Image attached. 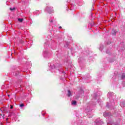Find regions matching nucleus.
<instances>
[{"mask_svg": "<svg viewBox=\"0 0 125 125\" xmlns=\"http://www.w3.org/2000/svg\"><path fill=\"white\" fill-rule=\"evenodd\" d=\"M122 79H125V73H123L122 76Z\"/></svg>", "mask_w": 125, "mask_h": 125, "instance_id": "0eeeda50", "label": "nucleus"}, {"mask_svg": "<svg viewBox=\"0 0 125 125\" xmlns=\"http://www.w3.org/2000/svg\"><path fill=\"white\" fill-rule=\"evenodd\" d=\"M62 73H63V74H65V71H63Z\"/></svg>", "mask_w": 125, "mask_h": 125, "instance_id": "ddd939ff", "label": "nucleus"}, {"mask_svg": "<svg viewBox=\"0 0 125 125\" xmlns=\"http://www.w3.org/2000/svg\"><path fill=\"white\" fill-rule=\"evenodd\" d=\"M67 96H68V97H70V96H72V93L71 92V91H70V90H68Z\"/></svg>", "mask_w": 125, "mask_h": 125, "instance_id": "f257e3e1", "label": "nucleus"}, {"mask_svg": "<svg viewBox=\"0 0 125 125\" xmlns=\"http://www.w3.org/2000/svg\"><path fill=\"white\" fill-rule=\"evenodd\" d=\"M20 107H24V104H20Z\"/></svg>", "mask_w": 125, "mask_h": 125, "instance_id": "9d476101", "label": "nucleus"}, {"mask_svg": "<svg viewBox=\"0 0 125 125\" xmlns=\"http://www.w3.org/2000/svg\"><path fill=\"white\" fill-rule=\"evenodd\" d=\"M18 21L21 23H22V22H23V19H18Z\"/></svg>", "mask_w": 125, "mask_h": 125, "instance_id": "423d86ee", "label": "nucleus"}, {"mask_svg": "<svg viewBox=\"0 0 125 125\" xmlns=\"http://www.w3.org/2000/svg\"><path fill=\"white\" fill-rule=\"evenodd\" d=\"M13 108V105H10V109Z\"/></svg>", "mask_w": 125, "mask_h": 125, "instance_id": "9b49d317", "label": "nucleus"}, {"mask_svg": "<svg viewBox=\"0 0 125 125\" xmlns=\"http://www.w3.org/2000/svg\"><path fill=\"white\" fill-rule=\"evenodd\" d=\"M20 73V72L19 71H17L16 74V76H17L18 75H19Z\"/></svg>", "mask_w": 125, "mask_h": 125, "instance_id": "1a4fd4ad", "label": "nucleus"}, {"mask_svg": "<svg viewBox=\"0 0 125 125\" xmlns=\"http://www.w3.org/2000/svg\"><path fill=\"white\" fill-rule=\"evenodd\" d=\"M10 10H11V11L15 10V8H14V7L13 8H10Z\"/></svg>", "mask_w": 125, "mask_h": 125, "instance_id": "6e6552de", "label": "nucleus"}, {"mask_svg": "<svg viewBox=\"0 0 125 125\" xmlns=\"http://www.w3.org/2000/svg\"><path fill=\"white\" fill-rule=\"evenodd\" d=\"M120 106H121V107H125V103H121Z\"/></svg>", "mask_w": 125, "mask_h": 125, "instance_id": "20e7f679", "label": "nucleus"}, {"mask_svg": "<svg viewBox=\"0 0 125 125\" xmlns=\"http://www.w3.org/2000/svg\"><path fill=\"white\" fill-rule=\"evenodd\" d=\"M112 35H114V36H116L117 34V32L116 31V30L113 29L112 31Z\"/></svg>", "mask_w": 125, "mask_h": 125, "instance_id": "f03ea898", "label": "nucleus"}, {"mask_svg": "<svg viewBox=\"0 0 125 125\" xmlns=\"http://www.w3.org/2000/svg\"><path fill=\"white\" fill-rule=\"evenodd\" d=\"M62 28V27H61V26L59 27V29H61Z\"/></svg>", "mask_w": 125, "mask_h": 125, "instance_id": "f8f14e48", "label": "nucleus"}, {"mask_svg": "<svg viewBox=\"0 0 125 125\" xmlns=\"http://www.w3.org/2000/svg\"><path fill=\"white\" fill-rule=\"evenodd\" d=\"M66 70H67V71H68V69H66Z\"/></svg>", "mask_w": 125, "mask_h": 125, "instance_id": "dca6fc26", "label": "nucleus"}, {"mask_svg": "<svg viewBox=\"0 0 125 125\" xmlns=\"http://www.w3.org/2000/svg\"><path fill=\"white\" fill-rule=\"evenodd\" d=\"M8 97H9L10 95H8Z\"/></svg>", "mask_w": 125, "mask_h": 125, "instance_id": "2eb2a0df", "label": "nucleus"}, {"mask_svg": "<svg viewBox=\"0 0 125 125\" xmlns=\"http://www.w3.org/2000/svg\"><path fill=\"white\" fill-rule=\"evenodd\" d=\"M50 22H53V21H51Z\"/></svg>", "mask_w": 125, "mask_h": 125, "instance_id": "4468645a", "label": "nucleus"}, {"mask_svg": "<svg viewBox=\"0 0 125 125\" xmlns=\"http://www.w3.org/2000/svg\"><path fill=\"white\" fill-rule=\"evenodd\" d=\"M72 104V105H77V102L76 101H73Z\"/></svg>", "mask_w": 125, "mask_h": 125, "instance_id": "39448f33", "label": "nucleus"}, {"mask_svg": "<svg viewBox=\"0 0 125 125\" xmlns=\"http://www.w3.org/2000/svg\"><path fill=\"white\" fill-rule=\"evenodd\" d=\"M97 125H103V122L100 121L99 122H96Z\"/></svg>", "mask_w": 125, "mask_h": 125, "instance_id": "7ed1b4c3", "label": "nucleus"}]
</instances>
